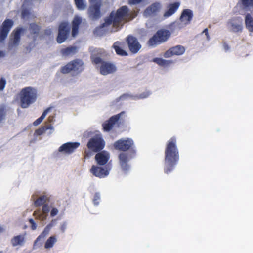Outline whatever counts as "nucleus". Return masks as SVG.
<instances>
[{"label":"nucleus","instance_id":"f257e3e1","mask_svg":"<svg viewBox=\"0 0 253 253\" xmlns=\"http://www.w3.org/2000/svg\"><path fill=\"white\" fill-rule=\"evenodd\" d=\"M179 160V154L177 146V139L175 136H173L167 141L165 149V173L169 174L171 172Z\"/></svg>","mask_w":253,"mask_h":253},{"label":"nucleus","instance_id":"f03ea898","mask_svg":"<svg viewBox=\"0 0 253 253\" xmlns=\"http://www.w3.org/2000/svg\"><path fill=\"white\" fill-rule=\"evenodd\" d=\"M128 8L126 6H123L119 8L116 12L112 11L109 16L105 19V22L101 24L100 28L113 24L114 27H117L123 18L128 14Z\"/></svg>","mask_w":253,"mask_h":253},{"label":"nucleus","instance_id":"7ed1b4c3","mask_svg":"<svg viewBox=\"0 0 253 253\" xmlns=\"http://www.w3.org/2000/svg\"><path fill=\"white\" fill-rule=\"evenodd\" d=\"M19 95L21 107L22 108H27L36 101L38 94L36 88L25 87L21 89Z\"/></svg>","mask_w":253,"mask_h":253},{"label":"nucleus","instance_id":"20e7f679","mask_svg":"<svg viewBox=\"0 0 253 253\" xmlns=\"http://www.w3.org/2000/svg\"><path fill=\"white\" fill-rule=\"evenodd\" d=\"M86 146L89 151H84V159L89 158L92 155L91 152H98L102 150L105 146V142L101 137L95 136L89 139Z\"/></svg>","mask_w":253,"mask_h":253},{"label":"nucleus","instance_id":"39448f33","mask_svg":"<svg viewBox=\"0 0 253 253\" xmlns=\"http://www.w3.org/2000/svg\"><path fill=\"white\" fill-rule=\"evenodd\" d=\"M171 32L169 30L161 29L149 40L148 44L150 46H155L166 42L170 37Z\"/></svg>","mask_w":253,"mask_h":253},{"label":"nucleus","instance_id":"423d86ee","mask_svg":"<svg viewBox=\"0 0 253 253\" xmlns=\"http://www.w3.org/2000/svg\"><path fill=\"white\" fill-rule=\"evenodd\" d=\"M84 69V64L82 60L76 59L68 62L66 65L61 67L60 72L63 74H67L73 72L79 74Z\"/></svg>","mask_w":253,"mask_h":253},{"label":"nucleus","instance_id":"0eeeda50","mask_svg":"<svg viewBox=\"0 0 253 253\" xmlns=\"http://www.w3.org/2000/svg\"><path fill=\"white\" fill-rule=\"evenodd\" d=\"M91 60L94 64H101L100 72L103 75L113 73L116 70V68L113 64L103 61L99 57L92 56L91 57Z\"/></svg>","mask_w":253,"mask_h":253},{"label":"nucleus","instance_id":"6e6552de","mask_svg":"<svg viewBox=\"0 0 253 253\" xmlns=\"http://www.w3.org/2000/svg\"><path fill=\"white\" fill-rule=\"evenodd\" d=\"M113 146L115 149L119 151L125 152L131 150L133 153H135L134 142L130 138L120 139L115 142Z\"/></svg>","mask_w":253,"mask_h":253},{"label":"nucleus","instance_id":"1a4fd4ad","mask_svg":"<svg viewBox=\"0 0 253 253\" xmlns=\"http://www.w3.org/2000/svg\"><path fill=\"white\" fill-rule=\"evenodd\" d=\"M70 28L66 22H61L58 27V33L56 38L58 43H62L67 39L70 33Z\"/></svg>","mask_w":253,"mask_h":253},{"label":"nucleus","instance_id":"9d476101","mask_svg":"<svg viewBox=\"0 0 253 253\" xmlns=\"http://www.w3.org/2000/svg\"><path fill=\"white\" fill-rule=\"evenodd\" d=\"M14 25L11 19H5L0 27V42H2L7 38L9 32Z\"/></svg>","mask_w":253,"mask_h":253},{"label":"nucleus","instance_id":"9b49d317","mask_svg":"<svg viewBox=\"0 0 253 253\" xmlns=\"http://www.w3.org/2000/svg\"><path fill=\"white\" fill-rule=\"evenodd\" d=\"M126 42L130 51L133 54L137 53L141 48V45L137 39L132 35H128L126 38Z\"/></svg>","mask_w":253,"mask_h":253},{"label":"nucleus","instance_id":"f8f14e48","mask_svg":"<svg viewBox=\"0 0 253 253\" xmlns=\"http://www.w3.org/2000/svg\"><path fill=\"white\" fill-rule=\"evenodd\" d=\"M110 169L93 165L90 169V172L95 176L100 178H104L109 173Z\"/></svg>","mask_w":253,"mask_h":253},{"label":"nucleus","instance_id":"ddd939ff","mask_svg":"<svg viewBox=\"0 0 253 253\" xmlns=\"http://www.w3.org/2000/svg\"><path fill=\"white\" fill-rule=\"evenodd\" d=\"M101 4H90L87 13L88 17L92 20L99 19L101 16Z\"/></svg>","mask_w":253,"mask_h":253},{"label":"nucleus","instance_id":"4468645a","mask_svg":"<svg viewBox=\"0 0 253 253\" xmlns=\"http://www.w3.org/2000/svg\"><path fill=\"white\" fill-rule=\"evenodd\" d=\"M185 51V48L181 45H178L172 47L167 50L164 54L165 58H169L173 56H180L182 55Z\"/></svg>","mask_w":253,"mask_h":253},{"label":"nucleus","instance_id":"2eb2a0df","mask_svg":"<svg viewBox=\"0 0 253 253\" xmlns=\"http://www.w3.org/2000/svg\"><path fill=\"white\" fill-rule=\"evenodd\" d=\"M80 145L79 142H67L62 144L58 149L60 152L67 154L73 153Z\"/></svg>","mask_w":253,"mask_h":253},{"label":"nucleus","instance_id":"dca6fc26","mask_svg":"<svg viewBox=\"0 0 253 253\" xmlns=\"http://www.w3.org/2000/svg\"><path fill=\"white\" fill-rule=\"evenodd\" d=\"M123 112L114 115L110 117L109 120L106 121L102 124L103 129L105 131H109L119 121L121 114Z\"/></svg>","mask_w":253,"mask_h":253},{"label":"nucleus","instance_id":"f3484780","mask_svg":"<svg viewBox=\"0 0 253 253\" xmlns=\"http://www.w3.org/2000/svg\"><path fill=\"white\" fill-rule=\"evenodd\" d=\"M109 153L104 151L97 153L95 156V160L99 166L105 165L109 161Z\"/></svg>","mask_w":253,"mask_h":253},{"label":"nucleus","instance_id":"a211bd4d","mask_svg":"<svg viewBox=\"0 0 253 253\" xmlns=\"http://www.w3.org/2000/svg\"><path fill=\"white\" fill-rule=\"evenodd\" d=\"M238 5L244 12H252L253 10V0H239Z\"/></svg>","mask_w":253,"mask_h":253},{"label":"nucleus","instance_id":"6ab92c4d","mask_svg":"<svg viewBox=\"0 0 253 253\" xmlns=\"http://www.w3.org/2000/svg\"><path fill=\"white\" fill-rule=\"evenodd\" d=\"M24 31V29L23 28H17L13 31V38L10 40V44L12 46H17L19 44L20 41L21 34Z\"/></svg>","mask_w":253,"mask_h":253},{"label":"nucleus","instance_id":"aec40b11","mask_svg":"<svg viewBox=\"0 0 253 253\" xmlns=\"http://www.w3.org/2000/svg\"><path fill=\"white\" fill-rule=\"evenodd\" d=\"M179 6V2H175L168 4L167 6V9L163 15L164 17L168 18L172 15L177 11Z\"/></svg>","mask_w":253,"mask_h":253},{"label":"nucleus","instance_id":"412c9836","mask_svg":"<svg viewBox=\"0 0 253 253\" xmlns=\"http://www.w3.org/2000/svg\"><path fill=\"white\" fill-rule=\"evenodd\" d=\"M119 163L122 170L126 172L128 170L129 166L128 165V156L124 152L121 153L119 155Z\"/></svg>","mask_w":253,"mask_h":253},{"label":"nucleus","instance_id":"4be33fe9","mask_svg":"<svg viewBox=\"0 0 253 253\" xmlns=\"http://www.w3.org/2000/svg\"><path fill=\"white\" fill-rule=\"evenodd\" d=\"M193 16L192 10L189 9H184L180 17V20L181 22L185 24H189L192 19Z\"/></svg>","mask_w":253,"mask_h":253},{"label":"nucleus","instance_id":"5701e85b","mask_svg":"<svg viewBox=\"0 0 253 253\" xmlns=\"http://www.w3.org/2000/svg\"><path fill=\"white\" fill-rule=\"evenodd\" d=\"M78 52V47L76 46H69L62 48L60 52L63 56L68 57L75 54Z\"/></svg>","mask_w":253,"mask_h":253},{"label":"nucleus","instance_id":"b1692460","mask_svg":"<svg viewBox=\"0 0 253 253\" xmlns=\"http://www.w3.org/2000/svg\"><path fill=\"white\" fill-rule=\"evenodd\" d=\"M123 43L119 41L116 42L113 45V48L115 50L116 54L122 56H126L128 55L127 53L122 49Z\"/></svg>","mask_w":253,"mask_h":253},{"label":"nucleus","instance_id":"393cba45","mask_svg":"<svg viewBox=\"0 0 253 253\" xmlns=\"http://www.w3.org/2000/svg\"><path fill=\"white\" fill-rule=\"evenodd\" d=\"M25 242V237L23 235H19L13 237L11 243L13 246H22Z\"/></svg>","mask_w":253,"mask_h":253},{"label":"nucleus","instance_id":"a878e982","mask_svg":"<svg viewBox=\"0 0 253 253\" xmlns=\"http://www.w3.org/2000/svg\"><path fill=\"white\" fill-rule=\"evenodd\" d=\"M29 31L30 34L33 36L35 39L39 35L41 27L35 23H32L29 25Z\"/></svg>","mask_w":253,"mask_h":253},{"label":"nucleus","instance_id":"bb28decb","mask_svg":"<svg viewBox=\"0 0 253 253\" xmlns=\"http://www.w3.org/2000/svg\"><path fill=\"white\" fill-rule=\"evenodd\" d=\"M245 22L247 29L250 32H253V18L250 13H247L245 18Z\"/></svg>","mask_w":253,"mask_h":253},{"label":"nucleus","instance_id":"cd10ccee","mask_svg":"<svg viewBox=\"0 0 253 253\" xmlns=\"http://www.w3.org/2000/svg\"><path fill=\"white\" fill-rule=\"evenodd\" d=\"M161 7L159 3H154L149 6L146 10V12L149 14H154L159 11Z\"/></svg>","mask_w":253,"mask_h":253},{"label":"nucleus","instance_id":"c85d7f7f","mask_svg":"<svg viewBox=\"0 0 253 253\" xmlns=\"http://www.w3.org/2000/svg\"><path fill=\"white\" fill-rule=\"evenodd\" d=\"M153 61L162 67H167L173 63L172 60H166L161 58H155Z\"/></svg>","mask_w":253,"mask_h":253},{"label":"nucleus","instance_id":"c756f323","mask_svg":"<svg viewBox=\"0 0 253 253\" xmlns=\"http://www.w3.org/2000/svg\"><path fill=\"white\" fill-rule=\"evenodd\" d=\"M51 227H52V224H49L44 228V229L42 231V232L37 237L36 240L35 241L34 244V248L36 246V245L37 244V243L39 242V241L41 238H44L49 233V230H50V229Z\"/></svg>","mask_w":253,"mask_h":253},{"label":"nucleus","instance_id":"7c9ffc66","mask_svg":"<svg viewBox=\"0 0 253 253\" xmlns=\"http://www.w3.org/2000/svg\"><path fill=\"white\" fill-rule=\"evenodd\" d=\"M53 126L51 124L44 126L37 129L35 132V134L40 136L44 133L48 129H53Z\"/></svg>","mask_w":253,"mask_h":253},{"label":"nucleus","instance_id":"2f4dec72","mask_svg":"<svg viewBox=\"0 0 253 253\" xmlns=\"http://www.w3.org/2000/svg\"><path fill=\"white\" fill-rule=\"evenodd\" d=\"M47 200L48 198L46 196H41L35 201L34 205L36 207H40L42 205L43 206L44 204H46L45 203Z\"/></svg>","mask_w":253,"mask_h":253},{"label":"nucleus","instance_id":"473e14b6","mask_svg":"<svg viewBox=\"0 0 253 253\" xmlns=\"http://www.w3.org/2000/svg\"><path fill=\"white\" fill-rule=\"evenodd\" d=\"M57 239L55 236L50 237L46 241L44 247L46 249H50L52 248L54 244L56 242Z\"/></svg>","mask_w":253,"mask_h":253},{"label":"nucleus","instance_id":"72a5a7b5","mask_svg":"<svg viewBox=\"0 0 253 253\" xmlns=\"http://www.w3.org/2000/svg\"><path fill=\"white\" fill-rule=\"evenodd\" d=\"M51 109L50 107L47 108L46 109H45L43 112L42 113V115L39 118L36 119L33 123V125L34 126H38L39 125L44 119L49 110Z\"/></svg>","mask_w":253,"mask_h":253},{"label":"nucleus","instance_id":"f704fd0d","mask_svg":"<svg viewBox=\"0 0 253 253\" xmlns=\"http://www.w3.org/2000/svg\"><path fill=\"white\" fill-rule=\"evenodd\" d=\"M75 3L78 9L83 10L86 8V4L84 0H74Z\"/></svg>","mask_w":253,"mask_h":253},{"label":"nucleus","instance_id":"c9c22d12","mask_svg":"<svg viewBox=\"0 0 253 253\" xmlns=\"http://www.w3.org/2000/svg\"><path fill=\"white\" fill-rule=\"evenodd\" d=\"M34 215L36 216V218L39 220H44L46 218V214L41 213L40 210H36L34 212Z\"/></svg>","mask_w":253,"mask_h":253},{"label":"nucleus","instance_id":"e433bc0d","mask_svg":"<svg viewBox=\"0 0 253 253\" xmlns=\"http://www.w3.org/2000/svg\"><path fill=\"white\" fill-rule=\"evenodd\" d=\"M242 25L241 24L232 23L231 24V30L234 32H241L242 30Z\"/></svg>","mask_w":253,"mask_h":253},{"label":"nucleus","instance_id":"4c0bfd02","mask_svg":"<svg viewBox=\"0 0 253 253\" xmlns=\"http://www.w3.org/2000/svg\"><path fill=\"white\" fill-rule=\"evenodd\" d=\"M6 115V110L4 107H0V124L5 119Z\"/></svg>","mask_w":253,"mask_h":253},{"label":"nucleus","instance_id":"58836bf2","mask_svg":"<svg viewBox=\"0 0 253 253\" xmlns=\"http://www.w3.org/2000/svg\"><path fill=\"white\" fill-rule=\"evenodd\" d=\"M81 22L82 20L79 17H75L72 21V27H79Z\"/></svg>","mask_w":253,"mask_h":253},{"label":"nucleus","instance_id":"ea45409f","mask_svg":"<svg viewBox=\"0 0 253 253\" xmlns=\"http://www.w3.org/2000/svg\"><path fill=\"white\" fill-rule=\"evenodd\" d=\"M31 12L29 9L25 8L22 10L21 12V16L23 19L27 18L30 17Z\"/></svg>","mask_w":253,"mask_h":253},{"label":"nucleus","instance_id":"a19ab883","mask_svg":"<svg viewBox=\"0 0 253 253\" xmlns=\"http://www.w3.org/2000/svg\"><path fill=\"white\" fill-rule=\"evenodd\" d=\"M100 199V195L98 193H96L93 199V202L95 205H98L99 203V200Z\"/></svg>","mask_w":253,"mask_h":253},{"label":"nucleus","instance_id":"79ce46f5","mask_svg":"<svg viewBox=\"0 0 253 253\" xmlns=\"http://www.w3.org/2000/svg\"><path fill=\"white\" fill-rule=\"evenodd\" d=\"M6 84V80L3 78H1L0 79V90H3L4 89Z\"/></svg>","mask_w":253,"mask_h":253},{"label":"nucleus","instance_id":"37998d69","mask_svg":"<svg viewBox=\"0 0 253 253\" xmlns=\"http://www.w3.org/2000/svg\"><path fill=\"white\" fill-rule=\"evenodd\" d=\"M49 211H50L49 207L47 204H44L42 206V213H43L44 214H47L49 212Z\"/></svg>","mask_w":253,"mask_h":253},{"label":"nucleus","instance_id":"c03bdc74","mask_svg":"<svg viewBox=\"0 0 253 253\" xmlns=\"http://www.w3.org/2000/svg\"><path fill=\"white\" fill-rule=\"evenodd\" d=\"M150 94L151 93L149 91H147L140 94L139 95L138 98L140 99L145 98L148 97Z\"/></svg>","mask_w":253,"mask_h":253},{"label":"nucleus","instance_id":"a18cd8bd","mask_svg":"<svg viewBox=\"0 0 253 253\" xmlns=\"http://www.w3.org/2000/svg\"><path fill=\"white\" fill-rule=\"evenodd\" d=\"M79 27H72V35L73 37H76L79 32Z\"/></svg>","mask_w":253,"mask_h":253},{"label":"nucleus","instance_id":"49530a36","mask_svg":"<svg viewBox=\"0 0 253 253\" xmlns=\"http://www.w3.org/2000/svg\"><path fill=\"white\" fill-rule=\"evenodd\" d=\"M29 222L31 224V228L33 230H35L37 228V224L35 222L34 220L33 219L31 218L29 219Z\"/></svg>","mask_w":253,"mask_h":253},{"label":"nucleus","instance_id":"de8ad7c7","mask_svg":"<svg viewBox=\"0 0 253 253\" xmlns=\"http://www.w3.org/2000/svg\"><path fill=\"white\" fill-rule=\"evenodd\" d=\"M58 213V210L56 208H53L50 212V216L54 217Z\"/></svg>","mask_w":253,"mask_h":253},{"label":"nucleus","instance_id":"09e8293b","mask_svg":"<svg viewBox=\"0 0 253 253\" xmlns=\"http://www.w3.org/2000/svg\"><path fill=\"white\" fill-rule=\"evenodd\" d=\"M144 0H129L128 3L129 4H136L140 3Z\"/></svg>","mask_w":253,"mask_h":253},{"label":"nucleus","instance_id":"8fccbe9b","mask_svg":"<svg viewBox=\"0 0 253 253\" xmlns=\"http://www.w3.org/2000/svg\"><path fill=\"white\" fill-rule=\"evenodd\" d=\"M89 2L91 4H101L102 0H89Z\"/></svg>","mask_w":253,"mask_h":253},{"label":"nucleus","instance_id":"3c124183","mask_svg":"<svg viewBox=\"0 0 253 253\" xmlns=\"http://www.w3.org/2000/svg\"><path fill=\"white\" fill-rule=\"evenodd\" d=\"M67 224L66 222L63 223L60 226V230L62 232H64L66 229Z\"/></svg>","mask_w":253,"mask_h":253},{"label":"nucleus","instance_id":"603ef678","mask_svg":"<svg viewBox=\"0 0 253 253\" xmlns=\"http://www.w3.org/2000/svg\"><path fill=\"white\" fill-rule=\"evenodd\" d=\"M55 116H53V115H50L48 119H47V121L49 123H52L53 122H54L55 121Z\"/></svg>","mask_w":253,"mask_h":253},{"label":"nucleus","instance_id":"864d4df0","mask_svg":"<svg viewBox=\"0 0 253 253\" xmlns=\"http://www.w3.org/2000/svg\"><path fill=\"white\" fill-rule=\"evenodd\" d=\"M202 33L205 34V35H206V36L207 37V40H210V36H209V33H208V29L207 28L205 29Z\"/></svg>","mask_w":253,"mask_h":253},{"label":"nucleus","instance_id":"5fc2aeb1","mask_svg":"<svg viewBox=\"0 0 253 253\" xmlns=\"http://www.w3.org/2000/svg\"><path fill=\"white\" fill-rule=\"evenodd\" d=\"M224 48L226 50H228L229 49V46L226 43L224 44Z\"/></svg>","mask_w":253,"mask_h":253},{"label":"nucleus","instance_id":"6e6d98bb","mask_svg":"<svg viewBox=\"0 0 253 253\" xmlns=\"http://www.w3.org/2000/svg\"><path fill=\"white\" fill-rule=\"evenodd\" d=\"M5 56V53L3 51H0V58L3 57Z\"/></svg>","mask_w":253,"mask_h":253},{"label":"nucleus","instance_id":"4d7b16f0","mask_svg":"<svg viewBox=\"0 0 253 253\" xmlns=\"http://www.w3.org/2000/svg\"><path fill=\"white\" fill-rule=\"evenodd\" d=\"M3 231V228L1 227L0 226V233L2 232Z\"/></svg>","mask_w":253,"mask_h":253}]
</instances>
